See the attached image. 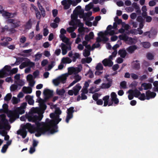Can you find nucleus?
Returning a JSON list of instances; mask_svg holds the SVG:
<instances>
[{"mask_svg": "<svg viewBox=\"0 0 158 158\" xmlns=\"http://www.w3.org/2000/svg\"><path fill=\"white\" fill-rule=\"evenodd\" d=\"M39 122H36L35 124L33 125L27 123L24 128L31 134L36 132L35 135L37 137H40L41 134H53L58 131V126L56 124H54V120L47 118L45 123Z\"/></svg>", "mask_w": 158, "mask_h": 158, "instance_id": "nucleus-1", "label": "nucleus"}, {"mask_svg": "<svg viewBox=\"0 0 158 158\" xmlns=\"http://www.w3.org/2000/svg\"><path fill=\"white\" fill-rule=\"evenodd\" d=\"M28 114L27 116L28 118L29 121L34 123L35 124L36 122L40 121L43 117L42 110L38 107L32 108Z\"/></svg>", "mask_w": 158, "mask_h": 158, "instance_id": "nucleus-2", "label": "nucleus"}, {"mask_svg": "<svg viewBox=\"0 0 158 158\" xmlns=\"http://www.w3.org/2000/svg\"><path fill=\"white\" fill-rule=\"evenodd\" d=\"M2 108L7 112V115L10 118L9 120L10 123H13L17 118H19L20 107L16 108L13 110H9L8 105L4 103L2 105Z\"/></svg>", "mask_w": 158, "mask_h": 158, "instance_id": "nucleus-3", "label": "nucleus"}, {"mask_svg": "<svg viewBox=\"0 0 158 158\" xmlns=\"http://www.w3.org/2000/svg\"><path fill=\"white\" fill-rule=\"evenodd\" d=\"M1 14L3 16L8 18L6 20V22L8 23L11 24V27L16 28L19 26V21H18L15 19H12L10 18L13 17L11 16L12 14L11 13L5 11L4 10L3 12L2 11V13H1Z\"/></svg>", "mask_w": 158, "mask_h": 158, "instance_id": "nucleus-4", "label": "nucleus"}, {"mask_svg": "<svg viewBox=\"0 0 158 158\" xmlns=\"http://www.w3.org/2000/svg\"><path fill=\"white\" fill-rule=\"evenodd\" d=\"M6 117L5 114L0 115V130L6 129L9 130L10 129V126L8 125V121Z\"/></svg>", "mask_w": 158, "mask_h": 158, "instance_id": "nucleus-5", "label": "nucleus"}, {"mask_svg": "<svg viewBox=\"0 0 158 158\" xmlns=\"http://www.w3.org/2000/svg\"><path fill=\"white\" fill-rule=\"evenodd\" d=\"M74 109L73 107H71L67 109L68 112L66 118V122L67 123H68L70 119L73 117V113L74 111Z\"/></svg>", "mask_w": 158, "mask_h": 158, "instance_id": "nucleus-6", "label": "nucleus"}, {"mask_svg": "<svg viewBox=\"0 0 158 158\" xmlns=\"http://www.w3.org/2000/svg\"><path fill=\"white\" fill-rule=\"evenodd\" d=\"M35 65L34 63L31 62L30 60L27 59V61L23 62L20 64V69H22L26 67L29 66L30 67H33Z\"/></svg>", "mask_w": 158, "mask_h": 158, "instance_id": "nucleus-7", "label": "nucleus"}, {"mask_svg": "<svg viewBox=\"0 0 158 158\" xmlns=\"http://www.w3.org/2000/svg\"><path fill=\"white\" fill-rule=\"evenodd\" d=\"M53 91L48 89H45L43 92V94L45 96L44 99L45 100L48 99L53 96Z\"/></svg>", "mask_w": 158, "mask_h": 158, "instance_id": "nucleus-8", "label": "nucleus"}, {"mask_svg": "<svg viewBox=\"0 0 158 158\" xmlns=\"http://www.w3.org/2000/svg\"><path fill=\"white\" fill-rule=\"evenodd\" d=\"M156 95L155 92H151L150 90H148L146 92V99L149 100L151 98H154Z\"/></svg>", "mask_w": 158, "mask_h": 158, "instance_id": "nucleus-9", "label": "nucleus"}, {"mask_svg": "<svg viewBox=\"0 0 158 158\" xmlns=\"http://www.w3.org/2000/svg\"><path fill=\"white\" fill-rule=\"evenodd\" d=\"M4 68L5 70H3V69L0 70V75H1L0 77L1 78L3 77L4 75L6 74V73L5 71V70L6 71L9 72V73L11 69V67L10 66L8 65L5 66Z\"/></svg>", "mask_w": 158, "mask_h": 158, "instance_id": "nucleus-10", "label": "nucleus"}, {"mask_svg": "<svg viewBox=\"0 0 158 158\" xmlns=\"http://www.w3.org/2000/svg\"><path fill=\"white\" fill-rule=\"evenodd\" d=\"M111 100L113 101L114 104H118L119 103V100L117 98V95L115 92H113L111 94Z\"/></svg>", "mask_w": 158, "mask_h": 158, "instance_id": "nucleus-11", "label": "nucleus"}, {"mask_svg": "<svg viewBox=\"0 0 158 158\" xmlns=\"http://www.w3.org/2000/svg\"><path fill=\"white\" fill-rule=\"evenodd\" d=\"M102 62L105 66H108L111 67L113 64V62L111 60H108L107 59H104L102 61Z\"/></svg>", "mask_w": 158, "mask_h": 158, "instance_id": "nucleus-12", "label": "nucleus"}, {"mask_svg": "<svg viewBox=\"0 0 158 158\" xmlns=\"http://www.w3.org/2000/svg\"><path fill=\"white\" fill-rule=\"evenodd\" d=\"M81 88L79 83L77 84L73 88V90L75 96L77 95Z\"/></svg>", "mask_w": 158, "mask_h": 158, "instance_id": "nucleus-13", "label": "nucleus"}, {"mask_svg": "<svg viewBox=\"0 0 158 158\" xmlns=\"http://www.w3.org/2000/svg\"><path fill=\"white\" fill-rule=\"evenodd\" d=\"M130 92H131L132 94H133L134 96L136 98H138L141 94V92L137 89H135L134 90L130 89L128 90V93H130Z\"/></svg>", "mask_w": 158, "mask_h": 158, "instance_id": "nucleus-14", "label": "nucleus"}, {"mask_svg": "<svg viewBox=\"0 0 158 158\" xmlns=\"http://www.w3.org/2000/svg\"><path fill=\"white\" fill-rule=\"evenodd\" d=\"M141 87H143V89L145 90L151 89L152 87V84L149 83H143L141 84Z\"/></svg>", "mask_w": 158, "mask_h": 158, "instance_id": "nucleus-15", "label": "nucleus"}, {"mask_svg": "<svg viewBox=\"0 0 158 158\" xmlns=\"http://www.w3.org/2000/svg\"><path fill=\"white\" fill-rule=\"evenodd\" d=\"M118 54L121 57L125 58L127 55V52L124 48H123L118 51Z\"/></svg>", "mask_w": 158, "mask_h": 158, "instance_id": "nucleus-16", "label": "nucleus"}, {"mask_svg": "<svg viewBox=\"0 0 158 158\" xmlns=\"http://www.w3.org/2000/svg\"><path fill=\"white\" fill-rule=\"evenodd\" d=\"M137 49V46L135 45H134L130 46L126 49V50L129 53H132Z\"/></svg>", "mask_w": 158, "mask_h": 158, "instance_id": "nucleus-17", "label": "nucleus"}, {"mask_svg": "<svg viewBox=\"0 0 158 158\" xmlns=\"http://www.w3.org/2000/svg\"><path fill=\"white\" fill-rule=\"evenodd\" d=\"M32 24L31 19H29L26 23L24 25L25 29V30L30 29L31 28Z\"/></svg>", "mask_w": 158, "mask_h": 158, "instance_id": "nucleus-18", "label": "nucleus"}, {"mask_svg": "<svg viewBox=\"0 0 158 158\" xmlns=\"http://www.w3.org/2000/svg\"><path fill=\"white\" fill-rule=\"evenodd\" d=\"M132 6L136 10V12L139 14H140L141 13V11L140 10L139 7V5H138L136 2H133L132 4Z\"/></svg>", "mask_w": 158, "mask_h": 158, "instance_id": "nucleus-19", "label": "nucleus"}, {"mask_svg": "<svg viewBox=\"0 0 158 158\" xmlns=\"http://www.w3.org/2000/svg\"><path fill=\"white\" fill-rule=\"evenodd\" d=\"M22 91L24 93L31 94L32 92V89L29 87L24 86L23 88Z\"/></svg>", "mask_w": 158, "mask_h": 158, "instance_id": "nucleus-20", "label": "nucleus"}, {"mask_svg": "<svg viewBox=\"0 0 158 158\" xmlns=\"http://www.w3.org/2000/svg\"><path fill=\"white\" fill-rule=\"evenodd\" d=\"M25 98L27 101L28 104L30 105H33L34 101L31 96L29 95H27Z\"/></svg>", "mask_w": 158, "mask_h": 158, "instance_id": "nucleus-21", "label": "nucleus"}, {"mask_svg": "<svg viewBox=\"0 0 158 158\" xmlns=\"http://www.w3.org/2000/svg\"><path fill=\"white\" fill-rule=\"evenodd\" d=\"M69 71L72 73H77L80 72L81 70L79 68H75L73 67L69 68Z\"/></svg>", "mask_w": 158, "mask_h": 158, "instance_id": "nucleus-22", "label": "nucleus"}, {"mask_svg": "<svg viewBox=\"0 0 158 158\" xmlns=\"http://www.w3.org/2000/svg\"><path fill=\"white\" fill-rule=\"evenodd\" d=\"M68 76V74H65L63 76L59 77L58 78L60 82H62V83H65L67 79V77Z\"/></svg>", "mask_w": 158, "mask_h": 158, "instance_id": "nucleus-23", "label": "nucleus"}, {"mask_svg": "<svg viewBox=\"0 0 158 158\" xmlns=\"http://www.w3.org/2000/svg\"><path fill=\"white\" fill-rule=\"evenodd\" d=\"M98 36H101L102 38V41L106 43L109 40V38L107 37L104 36V34L102 31H100L98 34Z\"/></svg>", "mask_w": 158, "mask_h": 158, "instance_id": "nucleus-24", "label": "nucleus"}, {"mask_svg": "<svg viewBox=\"0 0 158 158\" xmlns=\"http://www.w3.org/2000/svg\"><path fill=\"white\" fill-rule=\"evenodd\" d=\"M61 48L62 51V54L63 55H65L67 52V47L65 44L63 43L61 44Z\"/></svg>", "mask_w": 158, "mask_h": 158, "instance_id": "nucleus-25", "label": "nucleus"}, {"mask_svg": "<svg viewBox=\"0 0 158 158\" xmlns=\"http://www.w3.org/2000/svg\"><path fill=\"white\" fill-rule=\"evenodd\" d=\"M17 97L18 98L14 97H13L12 99V102L13 104H17L18 102V100H20V93L18 94Z\"/></svg>", "mask_w": 158, "mask_h": 158, "instance_id": "nucleus-26", "label": "nucleus"}, {"mask_svg": "<svg viewBox=\"0 0 158 158\" xmlns=\"http://www.w3.org/2000/svg\"><path fill=\"white\" fill-rule=\"evenodd\" d=\"M65 93V90L64 89H57L56 90V94L60 96H63Z\"/></svg>", "mask_w": 158, "mask_h": 158, "instance_id": "nucleus-27", "label": "nucleus"}, {"mask_svg": "<svg viewBox=\"0 0 158 158\" xmlns=\"http://www.w3.org/2000/svg\"><path fill=\"white\" fill-rule=\"evenodd\" d=\"M109 97V95H106L102 99L104 101V106H106L108 105Z\"/></svg>", "mask_w": 158, "mask_h": 158, "instance_id": "nucleus-28", "label": "nucleus"}, {"mask_svg": "<svg viewBox=\"0 0 158 158\" xmlns=\"http://www.w3.org/2000/svg\"><path fill=\"white\" fill-rule=\"evenodd\" d=\"M15 83L20 85V74H16L14 77Z\"/></svg>", "mask_w": 158, "mask_h": 158, "instance_id": "nucleus-29", "label": "nucleus"}, {"mask_svg": "<svg viewBox=\"0 0 158 158\" xmlns=\"http://www.w3.org/2000/svg\"><path fill=\"white\" fill-rule=\"evenodd\" d=\"M118 38L120 40H123L125 41L128 40L129 37L126 35H119Z\"/></svg>", "mask_w": 158, "mask_h": 158, "instance_id": "nucleus-30", "label": "nucleus"}, {"mask_svg": "<svg viewBox=\"0 0 158 158\" xmlns=\"http://www.w3.org/2000/svg\"><path fill=\"white\" fill-rule=\"evenodd\" d=\"M94 5L92 2H90L85 6V10L86 11H89L90 9L93 8Z\"/></svg>", "mask_w": 158, "mask_h": 158, "instance_id": "nucleus-31", "label": "nucleus"}, {"mask_svg": "<svg viewBox=\"0 0 158 158\" xmlns=\"http://www.w3.org/2000/svg\"><path fill=\"white\" fill-rule=\"evenodd\" d=\"M20 86V85H19L17 84H12L11 85L10 87V89L11 91H15L16 90L18 87V86Z\"/></svg>", "mask_w": 158, "mask_h": 158, "instance_id": "nucleus-32", "label": "nucleus"}, {"mask_svg": "<svg viewBox=\"0 0 158 158\" xmlns=\"http://www.w3.org/2000/svg\"><path fill=\"white\" fill-rule=\"evenodd\" d=\"M88 74L89 75L88 77L89 78H92L94 77V75L93 72L90 69L89 70L87 73L85 74V75L87 76Z\"/></svg>", "mask_w": 158, "mask_h": 158, "instance_id": "nucleus-33", "label": "nucleus"}, {"mask_svg": "<svg viewBox=\"0 0 158 158\" xmlns=\"http://www.w3.org/2000/svg\"><path fill=\"white\" fill-rule=\"evenodd\" d=\"M62 62L64 63H70L72 62V60L68 57H63L62 59Z\"/></svg>", "mask_w": 158, "mask_h": 158, "instance_id": "nucleus-34", "label": "nucleus"}, {"mask_svg": "<svg viewBox=\"0 0 158 158\" xmlns=\"http://www.w3.org/2000/svg\"><path fill=\"white\" fill-rule=\"evenodd\" d=\"M27 132L25 129H20V135L22 136L23 138H24L26 136Z\"/></svg>", "mask_w": 158, "mask_h": 158, "instance_id": "nucleus-35", "label": "nucleus"}, {"mask_svg": "<svg viewBox=\"0 0 158 158\" xmlns=\"http://www.w3.org/2000/svg\"><path fill=\"white\" fill-rule=\"evenodd\" d=\"M20 6L22 7L23 13L25 15L27 13V7L23 3H22L20 4Z\"/></svg>", "mask_w": 158, "mask_h": 158, "instance_id": "nucleus-36", "label": "nucleus"}, {"mask_svg": "<svg viewBox=\"0 0 158 158\" xmlns=\"http://www.w3.org/2000/svg\"><path fill=\"white\" fill-rule=\"evenodd\" d=\"M132 67L135 70H138L140 68V64L139 63H135L132 65Z\"/></svg>", "mask_w": 158, "mask_h": 158, "instance_id": "nucleus-37", "label": "nucleus"}, {"mask_svg": "<svg viewBox=\"0 0 158 158\" xmlns=\"http://www.w3.org/2000/svg\"><path fill=\"white\" fill-rule=\"evenodd\" d=\"M142 44L143 47L146 48H149L151 46L150 43L148 42H143Z\"/></svg>", "mask_w": 158, "mask_h": 158, "instance_id": "nucleus-38", "label": "nucleus"}, {"mask_svg": "<svg viewBox=\"0 0 158 158\" xmlns=\"http://www.w3.org/2000/svg\"><path fill=\"white\" fill-rule=\"evenodd\" d=\"M42 56V54L40 53V52H37L35 55V61H38L39 60L40 58Z\"/></svg>", "mask_w": 158, "mask_h": 158, "instance_id": "nucleus-39", "label": "nucleus"}, {"mask_svg": "<svg viewBox=\"0 0 158 158\" xmlns=\"http://www.w3.org/2000/svg\"><path fill=\"white\" fill-rule=\"evenodd\" d=\"M111 86L110 84H109L108 83H103L102 84V86H101V88L102 89H108Z\"/></svg>", "mask_w": 158, "mask_h": 158, "instance_id": "nucleus-40", "label": "nucleus"}, {"mask_svg": "<svg viewBox=\"0 0 158 158\" xmlns=\"http://www.w3.org/2000/svg\"><path fill=\"white\" fill-rule=\"evenodd\" d=\"M80 55L78 53H75L74 55V56L72 57V61L73 62L76 61V59L80 57Z\"/></svg>", "mask_w": 158, "mask_h": 158, "instance_id": "nucleus-41", "label": "nucleus"}, {"mask_svg": "<svg viewBox=\"0 0 158 158\" xmlns=\"http://www.w3.org/2000/svg\"><path fill=\"white\" fill-rule=\"evenodd\" d=\"M12 95L10 93L7 94L4 98V100L6 101H9L11 98Z\"/></svg>", "mask_w": 158, "mask_h": 158, "instance_id": "nucleus-42", "label": "nucleus"}, {"mask_svg": "<svg viewBox=\"0 0 158 158\" xmlns=\"http://www.w3.org/2000/svg\"><path fill=\"white\" fill-rule=\"evenodd\" d=\"M120 86L121 87L120 89H126L127 87V83L126 81H123L121 82L120 83Z\"/></svg>", "mask_w": 158, "mask_h": 158, "instance_id": "nucleus-43", "label": "nucleus"}, {"mask_svg": "<svg viewBox=\"0 0 158 158\" xmlns=\"http://www.w3.org/2000/svg\"><path fill=\"white\" fill-rule=\"evenodd\" d=\"M39 8L40 10L41 13L43 17H44L46 15L45 11V10L44 8L42 7V6H39Z\"/></svg>", "mask_w": 158, "mask_h": 158, "instance_id": "nucleus-44", "label": "nucleus"}, {"mask_svg": "<svg viewBox=\"0 0 158 158\" xmlns=\"http://www.w3.org/2000/svg\"><path fill=\"white\" fill-rule=\"evenodd\" d=\"M47 108V106L45 104V103L44 104H42L40 105V109H41L42 110V112L43 113L44 112V111Z\"/></svg>", "mask_w": 158, "mask_h": 158, "instance_id": "nucleus-45", "label": "nucleus"}, {"mask_svg": "<svg viewBox=\"0 0 158 158\" xmlns=\"http://www.w3.org/2000/svg\"><path fill=\"white\" fill-rule=\"evenodd\" d=\"M18 69L16 68H13L12 70L11 69L9 73V74L8 75L11 76L14 74L18 72Z\"/></svg>", "mask_w": 158, "mask_h": 158, "instance_id": "nucleus-46", "label": "nucleus"}, {"mask_svg": "<svg viewBox=\"0 0 158 158\" xmlns=\"http://www.w3.org/2000/svg\"><path fill=\"white\" fill-rule=\"evenodd\" d=\"M90 50L85 49L84 50V52L83 53L84 56L85 57H87L89 56L90 55Z\"/></svg>", "mask_w": 158, "mask_h": 158, "instance_id": "nucleus-47", "label": "nucleus"}, {"mask_svg": "<svg viewBox=\"0 0 158 158\" xmlns=\"http://www.w3.org/2000/svg\"><path fill=\"white\" fill-rule=\"evenodd\" d=\"M109 76V75H106V76L105 78H106L107 81H108V83L109 84H110V85H112L113 82L112 78H108Z\"/></svg>", "mask_w": 158, "mask_h": 158, "instance_id": "nucleus-48", "label": "nucleus"}, {"mask_svg": "<svg viewBox=\"0 0 158 158\" xmlns=\"http://www.w3.org/2000/svg\"><path fill=\"white\" fill-rule=\"evenodd\" d=\"M103 67L102 64L99 63L97 65L96 67V69L97 70H102L103 69Z\"/></svg>", "mask_w": 158, "mask_h": 158, "instance_id": "nucleus-49", "label": "nucleus"}, {"mask_svg": "<svg viewBox=\"0 0 158 158\" xmlns=\"http://www.w3.org/2000/svg\"><path fill=\"white\" fill-rule=\"evenodd\" d=\"M146 97L144 93H141L140 96L138 98L139 100L141 101H144L146 99Z\"/></svg>", "mask_w": 158, "mask_h": 158, "instance_id": "nucleus-50", "label": "nucleus"}, {"mask_svg": "<svg viewBox=\"0 0 158 158\" xmlns=\"http://www.w3.org/2000/svg\"><path fill=\"white\" fill-rule=\"evenodd\" d=\"M55 62L54 61H52L51 64L48 65V70H50L55 65Z\"/></svg>", "mask_w": 158, "mask_h": 158, "instance_id": "nucleus-51", "label": "nucleus"}, {"mask_svg": "<svg viewBox=\"0 0 158 158\" xmlns=\"http://www.w3.org/2000/svg\"><path fill=\"white\" fill-rule=\"evenodd\" d=\"M53 83L56 86H58L60 83V80L58 78L53 80Z\"/></svg>", "mask_w": 158, "mask_h": 158, "instance_id": "nucleus-52", "label": "nucleus"}, {"mask_svg": "<svg viewBox=\"0 0 158 158\" xmlns=\"http://www.w3.org/2000/svg\"><path fill=\"white\" fill-rule=\"evenodd\" d=\"M55 121V125L58 124L60 122L61 120V118H59V115H56V119L54 120Z\"/></svg>", "mask_w": 158, "mask_h": 158, "instance_id": "nucleus-53", "label": "nucleus"}, {"mask_svg": "<svg viewBox=\"0 0 158 158\" xmlns=\"http://www.w3.org/2000/svg\"><path fill=\"white\" fill-rule=\"evenodd\" d=\"M8 148V145H4L1 149V152L2 153H5L6 152Z\"/></svg>", "mask_w": 158, "mask_h": 158, "instance_id": "nucleus-54", "label": "nucleus"}, {"mask_svg": "<svg viewBox=\"0 0 158 158\" xmlns=\"http://www.w3.org/2000/svg\"><path fill=\"white\" fill-rule=\"evenodd\" d=\"M99 94L97 93H95L92 96L93 99L95 101H97L98 100Z\"/></svg>", "mask_w": 158, "mask_h": 158, "instance_id": "nucleus-55", "label": "nucleus"}, {"mask_svg": "<svg viewBox=\"0 0 158 158\" xmlns=\"http://www.w3.org/2000/svg\"><path fill=\"white\" fill-rule=\"evenodd\" d=\"M28 114H27L26 113L25 116H22L20 117V120L22 121H24L26 119H27L29 121V119H28V116H27V115H28Z\"/></svg>", "mask_w": 158, "mask_h": 158, "instance_id": "nucleus-56", "label": "nucleus"}, {"mask_svg": "<svg viewBox=\"0 0 158 158\" xmlns=\"http://www.w3.org/2000/svg\"><path fill=\"white\" fill-rule=\"evenodd\" d=\"M36 17L38 19H40L41 17V15L40 12L38 10L35 11Z\"/></svg>", "mask_w": 158, "mask_h": 158, "instance_id": "nucleus-57", "label": "nucleus"}, {"mask_svg": "<svg viewBox=\"0 0 158 158\" xmlns=\"http://www.w3.org/2000/svg\"><path fill=\"white\" fill-rule=\"evenodd\" d=\"M147 57L149 60H152L153 59L154 56L151 53H148L147 54Z\"/></svg>", "mask_w": 158, "mask_h": 158, "instance_id": "nucleus-58", "label": "nucleus"}, {"mask_svg": "<svg viewBox=\"0 0 158 158\" xmlns=\"http://www.w3.org/2000/svg\"><path fill=\"white\" fill-rule=\"evenodd\" d=\"M74 20H75V25H78V24H80V23H81L80 20L77 19V16H74Z\"/></svg>", "mask_w": 158, "mask_h": 158, "instance_id": "nucleus-59", "label": "nucleus"}, {"mask_svg": "<svg viewBox=\"0 0 158 158\" xmlns=\"http://www.w3.org/2000/svg\"><path fill=\"white\" fill-rule=\"evenodd\" d=\"M8 27L7 25H5L4 27L2 29L1 32L3 33L5 32L8 31Z\"/></svg>", "mask_w": 158, "mask_h": 158, "instance_id": "nucleus-60", "label": "nucleus"}, {"mask_svg": "<svg viewBox=\"0 0 158 158\" xmlns=\"http://www.w3.org/2000/svg\"><path fill=\"white\" fill-rule=\"evenodd\" d=\"M27 79L28 81L34 80L32 75L31 74H29L27 76Z\"/></svg>", "mask_w": 158, "mask_h": 158, "instance_id": "nucleus-61", "label": "nucleus"}, {"mask_svg": "<svg viewBox=\"0 0 158 158\" xmlns=\"http://www.w3.org/2000/svg\"><path fill=\"white\" fill-rule=\"evenodd\" d=\"M37 100L38 102L39 103L40 105L45 103V101L46 100H45V99L44 100L43 99L40 97L39 98L37 99Z\"/></svg>", "mask_w": 158, "mask_h": 158, "instance_id": "nucleus-62", "label": "nucleus"}, {"mask_svg": "<svg viewBox=\"0 0 158 158\" xmlns=\"http://www.w3.org/2000/svg\"><path fill=\"white\" fill-rule=\"evenodd\" d=\"M71 19H72L71 23H69V25L71 26L75 25V20H74V16H71Z\"/></svg>", "mask_w": 158, "mask_h": 158, "instance_id": "nucleus-63", "label": "nucleus"}, {"mask_svg": "<svg viewBox=\"0 0 158 158\" xmlns=\"http://www.w3.org/2000/svg\"><path fill=\"white\" fill-rule=\"evenodd\" d=\"M48 63V61L47 60H44L41 63V65L42 66H45Z\"/></svg>", "mask_w": 158, "mask_h": 158, "instance_id": "nucleus-64", "label": "nucleus"}]
</instances>
